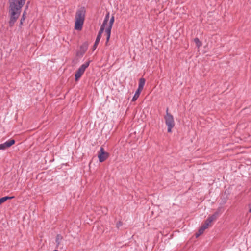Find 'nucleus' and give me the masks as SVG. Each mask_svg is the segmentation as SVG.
Returning <instances> with one entry per match:
<instances>
[{
    "label": "nucleus",
    "mask_w": 251,
    "mask_h": 251,
    "mask_svg": "<svg viewBox=\"0 0 251 251\" xmlns=\"http://www.w3.org/2000/svg\"><path fill=\"white\" fill-rule=\"evenodd\" d=\"M26 0H8L9 14L10 20L8 22L9 26L12 27L19 18L22 8L25 5Z\"/></svg>",
    "instance_id": "nucleus-1"
},
{
    "label": "nucleus",
    "mask_w": 251,
    "mask_h": 251,
    "mask_svg": "<svg viewBox=\"0 0 251 251\" xmlns=\"http://www.w3.org/2000/svg\"><path fill=\"white\" fill-rule=\"evenodd\" d=\"M86 10L84 7H81L76 12L75 22V29L81 31L82 29L85 17Z\"/></svg>",
    "instance_id": "nucleus-2"
},
{
    "label": "nucleus",
    "mask_w": 251,
    "mask_h": 251,
    "mask_svg": "<svg viewBox=\"0 0 251 251\" xmlns=\"http://www.w3.org/2000/svg\"><path fill=\"white\" fill-rule=\"evenodd\" d=\"M169 108H166V115L164 116L165 124L167 126V132L171 133L172 128L175 126V121L173 116L168 112Z\"/></svg>",
    "instance_id": "nucleus-3"
},
{
    "label": "nucleus",
    "mask_w": 251,
    "mask_h": 251,
    "mask_svg": "<svg viewBox=\"0 0 251 251\" xmlns=\"http://www.w3.org/2000/svg\"><path fill=\"white\" fill-rule=\"evenodd\" d=\"M91 61V60H89L88 61L85 62L84 64H82L75 72V81L76 82L78 81L81 78L86 68H87L89 66Z\"/></svg>",
    "instance_id": "nucleus-4"
},
{
    "label": "nucleus",
    "mask_w": 251,
    "mask_h": 251,
    "mask_svg": "<svg viewBox=\"0 0 251 251\" xmlns=\"http://www.w3.org/2000/svg\"><path fill=\"white\" fill-rule=\"evenodd\" d=\"M110 154L108 152L105 151L104 148L101 147L98 153L99 162L102 163L106 160Z\"/></svg>",
    "instance_id": "nucleus-5"
},
{
    "label": "nucleus",
    "mask_w": 251,
    "mask_h": 251,
    "mask_svg": "<svg viewBox=\"0 0 251 251\" xmlns=\"http://www.w3.org/2000/svg\"><path fill=\"white\" fill-rule=\"evenodd\" d=\"M88 47V42H85L83 44L80 46V50L76 51V56L81 57L83 56L84 53L87 50Z\"/></svg>",
    "instance_id": "nucleus-6"
},
{
    "label": "nucleus",
    "mask_w": 251,
    "mask_h": 251,
    "mask_svg": "<svg viewBox=\"0 0 251 251\" xmlns=\"http://www.w3.org/2000/svg\"><path fill=\"white\" fill-rule=\"evenodd\" d=\"M230 194V192L229 189L225 190L224 193L222 194V196L220 198V205H224L226 203L227 200L229 199V196Z\"/></svg>",
    "instance_id": "nucleus-7"
},
{
    "label": "nucleus",
    "mask_w": 251,
    "mask_h": 251,
    "mask_svg": "<svg viewBox=\"0 0 251 251\" xmlns=\"http://www.w3.org/2000/svg\"><path fill=\"white\" fill-rule=\"evenodd\" d=\"M15 140L13 139H10L5 143L0 144V150H5L11 147L12 145L15 144Z\"/></svg>",
    "instance_id": "nucleus-8"
},
{
    "label": "nucleus",
    "mask_w": 251,
    "mask_h": 251,
    "mask_svg": "<svg viewBox=\"0 0 251 251\" xmlns=\"http://www.w3.org/2000/svg\"><path fill=\"white\" fill-rule=\"evenodd\" d=\"M111 29H112V28H110V27H107L105 29V33L106 35V42H105L106 46L108 45V43L109 41L110 36H111Z\"/></svg>",
    "instance_id": "nucleus-9"
},
{
    "label": "nucleus",
    "mask_w": 251,
    "mask_h": 251,
    "mask_svg": "<svg viewBox=\"0 0 251 251\" xmlns=\"http://www.w3.org/2000/svg\"><path fill=\"white\" fill-rule=\"evenodd\" d=\"M146 80L144 78H141L139 79L138 87L137 89L142 90L145 85Z\"/></svg>",
    "instance_id": "nucleus-10"
},
{
    "label": "nucleus",
    "mask_w": 251,
    "mask_h": 251,
    "mask_svg": "<svg viewBox=\"0 0 251 251\" xmlns=\"http://www.w3.org/2000/svg\"><path fill=\"white\" fill-rule=\"evenodd\" d=\"M14 198V196H5L0 198V205L2 204L8 200H11Z\"/></svg>",
    "instance_id": "nucleus-11"
},
{
    "label": "nucleus",
    "mask_w": 251,
    "mask_h": 251,
    "mask_svg": "<svg viewBox=\"0 0 251 251\" xmlns=\"http://www.w3.org/2000/svg\"><path fill=\"white\" fill-rule=\"evenodd\" d=\"M142 90H141L140 89H137L135 92V93L132 98V99L131 100L132 101H135L138 98H139L141 92Z\"/></svg>",
    "instance_id": "nucleus-12"
},
{
    "label": "nucleus",
    "mask_w": 251,
    "mask_h": 251,
    "mask_svg": "<svg viewBox=\"0 0 251 251\" xmlns=\"http://www.w3.org/2000/svg\"><path fill=\"white\" fill-rule=\"evenodd\" d=\"M101 37L97 36L95 40V42L94 43V45L92 47V50L94 51L96 48H97V46L100 42V40Z\"/></svg>",
    "instance_id": "nucleus-13"
},
{
    "label": "nucleus",
    "mask_w": 251,
    "mask_h": 251,
    "mask_svg": "<svg viewBox=\"0 0 251 251\" xmlns=\"http://www.w3.org/2000/svg\"><path fill=\"white\" fill-rule=\"evenodd\" d=\"M212 222L213 221L212 220L208 217L207 219L205 221L204 223L202 225V226H203L205 228H207Z\"/></svg>",
    "instance_id": "nucleus-14"
},
{
    "label": "nucleus",
    "mask_w": 251,
    "mask_h": 251,
    "mask_svg": "<svg viewBox=\"0 0 251 251\" xmlns=\"http://www.w3.org/2000/svg\"><path fill=\"white\" fill-rule=\"evenodd\" d=\"M114 21H115L114 15V14H112L111 18L109 20V23H108V25L107 27H110V28H112V26H113V24L114 23Z\"/></svg>",
    "instance_id": "nucleus-15"
},
{
    "label": "nucleus",
    "mask_w": 251,
    "mask_h": 251,
    "mask_svg": "<svg viewBox=\"0 0 251 251\" xmlns=\"http://www.w3.org/2000/svg\"><path fill=\"white\" fill-rule=\"evenodd\" d=\"M63 239V237L60 234H57L55 238V242L57 246L60 244V241Z\"/></svg>",
    "instance_id": "nucleus-16"
},
{
    "label": "nucleus",
    "mask_w": 251,
    "mask_h": 251,
    "mask_svg": "<svg viewBox=\"0 0 251 251\" xmlns=\"http://www.w3.org/2000/svg\"><path fill=\"white\" fill-rule=\"evenodd\" d=\"M194 41L196 44L197 47L198 48L202 46V42L198 38L196 37L194 38Z\"/></svg>",
    "instance_id": "nucleus-17"
},
{
    "label": "nucleus",
    "mask_w": 251,
    "mask_h": 251,
    "mask_svg": "<svg viewBox=\"0 0 251 251\" xmlns=\"http://www.w3.org/2000/svg\"><path fill=\"white\" fill-rule=\"evenodd\" d=\"M105 29H106L105 28V26H103V25H101L100 27V30L99 31V32H98V34L97 36L101 37L102 34L104 32Z\"/></svg>",
    "instance_id": "nucleus-18"
},
{
    "label": "nucleus",
    "mask_w": 251,
    "mask_h": 251,
    "mask_svg": "<svg viewBox=\"0 0 251 251\" xmlns=\"http://www.w3.org/2000/svg\"><path fill=\"white\" fill-rule=\"evenodd\" d=\"M206 229H207V228H205L203 226L201 225V226L200 227V229H199L198 232L200 234H202Z\"/></svg>",
    "instance_id": "nucleus-19"
},
{
    "label": "nucleus",
    "mask_w": 251,
    "mask_h": 251,
    "mask_svg": "<svg viewBox=\"0 0 251 251\" xmlns=\"http://www.w3.org/2000/svg\"><path fill=\"white\" fill-rule=\"evenodd\" d=\"M26 18V12H25V11H24L20 20L25 21Z\"/></svg>",
    "instance_id": "nucleus-20"
},
{
    "label": "nucleus",
    "mask_w": 251,
    "mask_h": 251,
    "mask_svg": "<svg viewBox=\"0 0 251 251\" xmlns=\"http://www.w3.org/2000/svg\"><path fill=\"white\" fill-rule=\"evenodd\" d=\"M223 208L222 207H219L217 208L216 212L220 215L223 212Z\"/></svg>",
    "instance_id": "nucleus-21"
},
{
    "label": "nucleus",
    "mask_w": 251,
    "mask_h": 251,
    "mask_svg": "<svg viewBox=\"0 0 251 251\" xmlns=\"http://www.w3.org/2000/svg\"><path fill=\"white\" fill-rule=\"evenodd\" d=\"M209 218L212 220V221L216 220L217 219V217L214 215L213 214L212 215L209 216Z\"/></svg>",
    "instance_id": "nucleus-22"
},
{
    "label": "nucleus",
    "mask_w": 251,
    "mask_h": 251,
    "mask_svg": "<svg viewBox=\"0 0 251 251\" xmlns=\"http://www.w3.org/2000/svg\"><path fill=\"white\" fill-rule=\"evenodd\" d=\"M108 21H109L108 20L104 18L103 23L101 25L103 26H106V25H107V23H108Z\"/></svg>",
    "instance_id": "nucleus-23"
},
{
    "label": "nucleus",
    "mask_w": 251,
    "mask_h": 251,
    "mask_svg": "<svg viewBox=\"0 0 251 251\" xmlns=\"http://www.w3.org/2000/svg\"><path fill=\"white\" fill-rule=\"evenodd\" d=\"M109 15H110L109 12L107 11L104 18L109 20Z\"/></svg>",
    "instance_id": "nucleus-24"
},
{
    "label": "nucleus",
    "mask_w": 251,
    "mask_h": 251,
    "mask_svg": "<svg viewBox=\"0 0 251 251\" xmlns=\"http://www.w3.org/2000/svg\"><path fill=\"white\" fill-rule=\"evenodd\" d=\"M123 225V223L121 221H119L117 223L116 226L118 228H119L120 226H122Z\"/></svg>",
    "instance_id": "nucleus-25"
},
{
    "label": "nucleus",
    "mask_w": 251,
    "mask_h": 251,
    "mask_svg": "<svg viewBox=\"0 0 251 251\" xmlns=\"http://www.w3.org/2000/svg\"><path fill=\"white\" fill-rule=\"evenodd\" d=\"M29 4V1H28V2L27 3V4H26V6H25V10H24V11H25V12H26V10H27L28 9V8Z\"/></svg>",
    "instance_id": "nucleus-26"
},
{
    "label": "nucleus",
    "mask_w": 251,
    "mask_h": 251,
    "mask_svg": "<svg viewBox=\"0 0 251 251\" xmlns=\"http://www.w3.org/2000/svg\"><path fill=\"white\" fill-rule=\"evenodd\" d=\"M214 215H215L217 218H218L219 216H220V214H219L217 212H216V211L213 213Z\"/></svg>",
    "instance_id": "nucleus-27"
},
{
    "label": "nucleus",
    "mask_w": 251,
    "mask_h": 251,
    "mask_svg": "<svg viewBox=\"0 0 251 251\" xmlns=\"http://www.w3.org/2000/svg\"><path fill=\"white\" fill-rule=\"evenodd\" d=\"M24 22V21H21V20H20V24H19V27H21L22 26V25H23V22Z\"/></svg>",
    "instance_id": "nucleus-28"
},
{
    "label": "nucleus",
    "mask_w": 251,
    "mask_h": 251,
    "mask_svg": "<svg viewBox=\"0 0 251 251\" xmlns=\"http://www.w3.org/2000/svg\"><path fill=\"white\" fill-rule=\"evenodd\" d=\"M201 235V234H200L199 232H198L197 233H196V237H198L199 236H200Z\"/></svg>",
    "instance_id": "nucleus-29"
},
{
    "label": "nucleus",
    "mask_w": 251,
    "mask_h": 251,
    "mask_svg": "<svg viewBox=\"0 0 251 251\" xmlns=\"http://www.w3.org/2000/svg\"><path fill=\"white\" fill-rule=\"evenodd\" d=\"M249 212L250 213H251V208L249 209Z\"/></svg>",
    "instance_id": "nucleus-30"
}]
</instances>
